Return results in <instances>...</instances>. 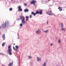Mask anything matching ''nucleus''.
<instances>
[{
  "instance_id": "obj_26",
  "label": "nucleus",
  "mask_w": 66,
  "mask_h": 66,
  "mask_svg": "<svg viewBox=\"0 0 66 66\" xmlns=\"http://www.w3.org/2000/svg\"><path fill=\"white\" fill-rule=\"evenodd\" d=\"M33 65V63H31L30 64V65L31 66H32Z\"/></svg>"
},
{
  "instance_id": "obj_20",
  "label": "nucleus",
  "mask_w": 66,
  "mask_h": 66,
  "mask_svg": "<svg viewBox=\"0 0 66 66\" xmlns=\"http://www.w3.org/2000/svg\"><path fill=\"white\" fill-rule=\"evenodd\" d=\"M12 65H13V62L10 63L9 65L8 66H12Z\"/></svg>"
},
{
  "instance_id": "obj_2",
  "label": "nucleus",
  "mask_w": 66,
  "mask_h": 66,
  "mask_svg": "<svg viewBox=\"0 0 66 66\" xmlns=\"http://www.w3.org/2000/svg\"><path fill=\"white\" fill-rule=\"evenodd\" d=\"M20 19L21 20V22L23 24H25L26 23V21H25V18L24 16H21L20 17Z\"/></svg>"
},
{
  "instance_id": "obj_35",
  "label": "nucleus",
  "mask_w": 66,
  "mask_h": 66,
  "mask_svg": "<svg viewBox=\"0 0 66 66\" xmlns=\"http://www.w3.org/2000/svg\"><path fill=\"white\" fill-rule=\"evenodd\" d=\"M49 1L50 0H48Z\"/></svg>"
},
{
  "instance_id": "obj_17",
  "label": "nucleus",
  "mask_w": 66,
  "mask_h": 66,
  "mask_svg": "<svg viewBox=\"0 0 66 66\" xmlns=\"http://www.w3.org/2000/svg\"><path fill=\"white\" fill-rule=\"evenodd\" d=\"M24 11L26 13V12H28L29 11V10L28 9H25L24 10Z\"/></svg>"
},
{
  "instance_id": "obj_25",
  "label": "nucleus",
  "mask_w": 66,
  "mask_h": 66,
  "mask_svg": "<svg viewBox=\"0 0 66 66\" xmlns=\"http://www.w3.org/2000/svg\"><path fill=\"white\" fill-rule=\"evenodd\" d=\"M20 27H22L23 26V24H22V23H21L20 24Z\"/></svg>"
},
{
  "instance_id": "obj_15",
  "label": "nucleus",
  "mask_w": 66,
  "mask_h": 66,
  "mask_svg": "<svg viewBox=\"0 0 66 66\" xmlns=\"http://www.w3.org/2000/svg\"><path fill=\"white\" fill-rule=\"evenodd\" d=\"M61 30L62 31H65L66 30H65V28H61Z\"/></svg>"
},
{
  "instance_id": "obj_19",
  "label": "nucleus",
  "mask_w": 66,
  "mask_h": 66,
  "mask_svg": "<svg viewBox=\"0 0 66 66\" xmlns=\"http://www.w3.org/2000/svg\"><path fill=\"white\" fill-rule=\"evenodd\" d=\"M61 28H63V27H64V25H63V23H61Z\"/></svg>"
},
{
  "instance_id": "obj_1",
  "label": "nucleus",
  "mask_w": 66,
  "mask_h": 66,
  "mask_svg": "<svg viewBox=\"0 0 66 66\" xmlns=\"http://www.w3.org/2000/svg\"><path fill=\"white\" fill-rule=\"evenodd\" d=\"M8 52L9 53V54L11 55L12 54V53L11 52L12 51V49L11 48V46L9 45L8 47V49L7 50Z\"/></svg>"
},
{
  "instance_id": "obj_8",
  "label": "nucleus",
  "mask_w": 66,
  "mask_h": 66,
  "mask_svg": "<svg viewBox=\"0 0 66 66\" xmlns=\"http://www.w3.org/2000/svg\"><path fill=\"white\" fill-rule=\"evenodd\" d=\"M41 32V31L39 30H37L36 31V33L37 34H39Z\"/></svg>"
},
{
  "instance_id": "obj_3",
  "label": "nucleus",
  "mask_w": 66,
  "mask_h": 66,
  "mask_svg": "<svg viewBox=\"0 0 66 66\" xmlns=\"http://www.w3.org/2000/svg\"><path fill=\"white\" fill-rule=\"evenodd\" d=\"M7 23H9V22H6L5 23H4V24H2V28H5V27H6V24H7Z\"/></svg>"
},
{
  "instance_id": "obj_28",
  "label": "nucleus",
  "mask_w": 66,
  "mask_h": 66,
  "mask_svg": "<svg viewBox=\"0 0 66 66\" xmlns=\"http://www.w3.org/2000/svg\"><path fill=\"white\" fill-rule=\"evenodd\" d=\"M30 18H32V15H30Z\"/></svg>"
},
{
  "instance_id": "obj_31",
  "label": "nucleus",
  "mask_w": 66,
  "mask_h": 66,
  "mask_svg": "<svg viewBox=\"0 0 66 66\" xmlns=\"http://www.w3.org/2000/svg\"><path fill=\"white\" fill-rule=\"evenodd\" d=\"M24 5H25V6H27V4H26L25 3L24 4Z\"/></svg>"
},
{
  "instance_id": "obj_29",
  "label": "nucleus",
  "mask_w": 66,
  "mask_h": 66,
  "mask_svg": "<svg viewBox=\"0 0 66 66\" xmlns=\"http://www.w3.org/2000/svg\"><path fill=\"white\" fill-rule=\"evenodd\" d=\"M49 23V21H47L46 22V24H48Z\"/></svg>"
},
{
  "instance_id": "obj_7",
  "label": "nucleus",
  "mask_w": 66,
  "mask_h": 66,
  "mask_svg": "<svg viewBox=\"0 0 66 66\" xmlns=\"http://www.w3.org/2000/svg\"><path fill=\"white\" fill-rule=\"evenodd\" d=\"M36 59L37 61L38 62H39L41 61V58H40L39 57H37Z\"/></svg>"
},
{
  "instance_id": "obj_14",
  "label": "nucleus",
  "mask_w": 66,
  "mask_h": 66,
  "mask_svg": "<svg viewBox=\"0 0 66 66\" xmlns=\"http://www.w3.org/2000/svg\"><path fill=\"white\" fill-rule=\"evenodd\" d=\"M26 21H27L29 20V16H27L26 17Z\"/></svg>"
},
{
  "instance_id": "obj_9",
  "label": "nucleus",
  "mask_w": 66,
  "mask_h": 66,
  "mask_svg": "<svg viewBox=\"0 0 66 66\" xmlns=\"http://www.w3.org/2000/svg\"><path fill=\"white\" fill-rule=\"evenodd\" d=\"M47 13L48 15H52V14H53V13H52V11H51V10L49 12H47Z\"/></svg>"
},
{
  "instance_id": "obj_5",
  "label": "nucleus",
  "mask_w": 66,
  "mask_h": 66,
  "mask_svg": "<svg viewBox=\"0 0 66 66\" xmlns=\"http://www.w3.org/2000/svg\"><path fill=\"white\" fill-rule=\"evenodd\" d=\"M19 47H18V46H15V47H14V46L13 47V49L15 51H17V50L18 49V48Z\"/></svg>"
},
{
  "instance_id": "obj_36",
  "label": "nucleus",
  "mask_w": 66,
  "mask_h": 66,
  "mask_svg": "<svg viewBox=\"0 0 66 66\" xmlns=\"http://www.w3.org/2000/svg\"><path fill=\"white\" fill-rule=\"evenodd\" d=\"M15 44H14V45H15Z\"/></svg>"
},
{
  "instance_id": "obj_34",
  "label": "nucleus",
  "mask_w": 66,
  "mask_h": 66,
  "mask_svg": "<svg viewBox=\"0 0 66 66\" xmlns=\"http://www.w3.org/2000/svg\"><path fill=\"white\" fill-rule=\"evenodd\" d=\"M3 66H5V65H3Z\"/></svg>"
},
{
  "instance_id": "obj_10",
  "label": "nucleus",
  "mask_w": 66,
  "mask_h": 66,
  "mask_svg": "<svg viewBox=\"0 0 66 66\" xmlns=\"http://www.w3.org/2000/svg\"><path fill=\"white\" fill-rule=\"evenodd\" d=\"M18 9H19V11H20L21 12H22V9L21 8V6H19L18 7Z\"/></svg>"
},
{
  "instance_id": "obj_21",
  "label": "nucleus",
  "mask_w": 66,
  "mask_h": 66,
  "mask_svg": "<svg viewBox=\"0 0 66 66\" xmlns=\"http://www.w3.org/2000/svg\"><path fill=\"white\" fill-rule=\"evenodd\" d=\"M61 40L60 39H59L58 40V43L59 44H61Z\"/></svg>"
},
{
  "instance_id": "obj_13",
  "label": "nucleus",
  "mask_w": 66,
  "mask_h": 66,
  "mask_svg": "<svg viewBox=\"0 0 66 66\" xmlns=\"http://www.w3.org/2000/svg\"><path fill=\"white\" fill-rule=\"evenodd\" d=\"M2 37L3 39V40H5V34H3V35H2Z\"/></svg>"
},
{
  "instance_id": "obj_22",
  "label": "nucleus",
  "mask_w": 66,
  "mask_h": 66,
  "mask_svg": "<svg viewBox=\"0 0 66 66\" xmlns=\"http://www.w3.org/2000/svg\"><path fill=\"white\" fill-rule=\"evenodd\" d=\"M58 9H59L60 11H62V9H61V8L60 7H59L58 8Z\"/></svg>"
},
{
  "instance_id": "obj_16",
  "label": "nucleus",
  "mask_w": 66,
  "mask_h": 66,
  "mask_svg": "<svg viewBox=\"0 0 66 66\" xmlns=\"http://www.w3.org/2000/svg\"><path fill=\"white\" fill-rule=\"evenodd\" d=\"M31 14L32 15H34V16H36V13H34L33 12H32L31 13Z\"/></svg>"
},
{
  "instance_id": "obj_32",
  "label": "nucleus",
  "mask_w": 66,
  "mask_h": 66,
  "mask_svg": "<svg viewBox=\"0 0 66 66\" xmlns=\"http://www.w3.org/2000/svg\"><path fill=\"white\" fill-rule=\"evenodd\" d=\"M19 19H17V20H18H18H19Z\"/></svg>"
},
{
  "instance_id": "obj_18",
  "label": "nucleus",
  "mask_w": 66,
  "mask_h": 66,
  "mask_svg": "<svg viewBox=\"0 0 66 66\" xmlns=\"http://www.w3.org/2000/svg\"><path fill=\"white\" fill-rule=\"evenodd\" d=\"M29 59H32V57L31 56H29L28 57Z\"/></svg>"
},
{
  "instance_id": "obj_4",
  "label": "nucleus",
  "mask_w": 66,
  "mask_h": 66,
  "mask_svg": "<svg viewBox=\"0 0 66 66\" xmlns=\"http://www.w3.org/2000/svg\"><path fill=\"white\" fill-rule=\"evenodd\" d=\"M43 12V11L42 10H41L39 12H38V11H37L36 13V14H40V15H42V12Z\"/></svg>"
},
{
  "instance_id": "obj_23",
  "label": "nucleus",
  "mask_w": 66,
  "mask_h": 66,
  "mask_svg": "<svg viewBox=\"0 0 66 66\" xmlns=\"http://www.w3.org/2000/svg\"><path fill=\"white\" fill-rule=\"evenodd\" d=\"M9 10L10 11H12V10H13V9H12V8H10L9 9Z\"/></svg>"
},
{
  "instance_id": "obj_6",
  "label": "nucleus",
  "mask_w": 66,
  "mask_h": 66,
  "mask_svg": "<svg viewBox=\"0 0 66 66\" xmlns=\"http://www.w3.org/2000/svg\"><path fill=\"white\" fill-rule=\"evenodd\" d=\"M36 2V1L32 0L30 4H31L35 5Z\"/></svg>"
},
{
  "instance_id": "obj_24",
  "label": "nucleus",
  "mask_w": 66,
  "mask_h": 66,
  "mask_svg": "<svg viewBox=\"0 0 66 66\" xmlns=\"http://www.w3.org/2000/svg\"><path fill=\"white\" fill-rule=\"evenodd\" d=\"M2 46H3V47H4V45H5V43H3L2 44Z\"/></svg>"
},
{
  "instance_id": "obj_30",
  "label": "nucleus",
  "mask_w": 66,
  "mask_h": 66,
  "mask_svg": "<svg viewBox=\"0 0 66 66\" xmlns=\"http://www.w3.org/2000/svg\"><path fill=\"white\" fill-rule=\"evenodd\" d=\"M1 54H2V55H5V54H2V53H1Z\"/></svg>"
},
{
  "instance_id": "obj_11",
  "label": "nucleus",
  "mask_w": 66,
  "mask_h": 66,
  "mask_svg": "<svg viewBox=\"0 0 66 66\" xmlns=\"http://www.w3.org/2000/svg\"><path fill=\"white\" fill-rule=\"evenodd\" d=\"M46 65H47V63L46 62H44L42 66H46Z\"/></svg>"
},
{
  "instance_id": "obj_33",
  "label": "nucleus",
  "mask_w": 66,
  "mask_h": 66,
  "mask_svg": "<svg viewBox=\"0 0 66 66\" xmlns=\"http://www.w3.org/2000/svg\"><path fill=\"white\" fill-rule=\"evenodd\" d=\"M18 39H19V37H18Z\"/></svg>"
},
{
  "instance_id": "obj_12",
  "label": "nucleus",
  "mask_w": 66,
  "mask_h": 66,
  "mask_svg": "<svg viewBox=\"0 0 66 66\" xmlns=\"http://www.w3.org/2000/svg\"><path fill=\"white\" fill-rule=\"evenodd\" d=\"M44 32L45 33H48L49 32V30L47 29L45 31H44Z\"/></svg>"
},
{
  "instance_id": "obj_27",
  "label": "nucleus",
  "mask_w": 66,
  "mask_h": 66,
  "mask_svg": "<svg viewBox=\"0 0 66 66\" xmlns=\"http://www.w3.org/2000/svg\"><path fill=\"white\" fill-rule=\"evenodd\" d=\"M54 44L53 43H52L51 44V46H53Z\"/></svg>"
}]
</instances>
